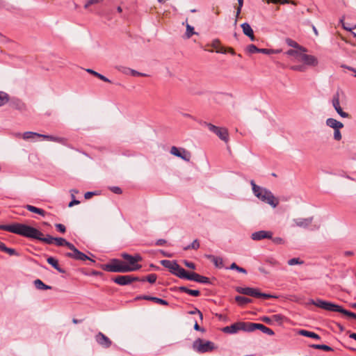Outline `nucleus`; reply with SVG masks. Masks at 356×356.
Masks as SVG:
<instances>
[{
    "label": "nucleus",
    "instance_id": "obj_5",
    "mask_svg": "<svg viewBox=\"0 0 356 356\" xmlns=\"http://www.w3.org/2000/svg\"><path fill=\"white\" fill-rule=\"evenodd\" d=\"M192 347L198 353H210L217 348L213 342L200 338H197L193 341Z\"/></svg>",
    "mask_w": 356,
    "mask_h": 356
},
{
    "label": "nucleus",
    "instance_id": "obj_15",
    "mask_svg": "<svg viewBox=\"0 0 356 356\" xmlns=\"http://www.w3.org/2000/svg\"><path fill=\"white\" fill-rule=\"evenodd\" d=\"M186 280L195 281L202 284H210V280L209 277L201 275L198 273L192 272L188 273Z\"/></svg>",
    "mask_w": 356,
    "mask_h": 356
},
{
    "label": "nucleus",
    "instance_id": "obj_19",
    "mask_svg": "<svg viewBox=\"0 0 356 356\" xmlns=\"http://www.w3.org/2000/svg\"><path fill=\"white\" fill-rule=\"evenodd\" d=\"M313 220V217H309L307 218H300L294 219L293 222L297 227L306 229L312 223Z\"/></svg>",
    "mask_w": 356,
    "mask_h": 356
},
{
    "label": "nucleus",
    "instance_id": "obj_51",
    "mask_svg": "<svg viewBox=\"0 0 356 356\" xmlns=\"http://www.w3.org/2000/svg\"><path fill=\"white\" fill-rule=\"evenodd\" d=\"M184 264L186 267H188L191 269H193V270L195 269V264L191 261H184Z\"/></svg>",
    "mask_w": 356,
    "mask_h": 356
},
{
    "label": "nucleus",
    "instance_id": "obj_39",
    "mask_svg": "<svg viewBox=\"0 0 356 356\" xmlns=\"http://www.w3.org/2000/svg\"><path fill=\"white\" fill-rule=\"evenodd\" d=\"M40 134H38V133L32 132V131H26L23 134V138L24 140H29V139L33 138L35 136L40 137Z\"/></svg>",
    "mask_w": 356,
    "mask_h": 356
},
{
    "label": "nucleus",
    "instance_id": "obj_8",
    "mask_svg": "<svg viewBox=\"0 0 356 356\" xmlns=\"http://www.w3.org/2000/svg\"><path fill=\"white\" fill-rule=\"evenodd\" d=\"M121 257L127 261L125 263L129 268V272L136 271L141 268V265L138 264V262L143 260L140 254L131 255L127 253H122Z\"/></svg>",
    "mask_w": 356,
    "mask_h": 356
},
{
    "label": "nucleus",
    "instance_id": "obj_4",
    "mask_svg": "<svg viewBox=\"0 0 356 356\" xmlns=\"http://www.w3.org/2000/svg\"><path fill=\"white\" fill-rule=\"evenodd\" d=\"M161 264L168 268L172 274L179 278L186 279L188 273L181 268L176 261L162 260Z\"/></svg>",
    "mask_w": 356,
    "mask_h": 356
},
{
    "label": "nucleus",
    "instance_id": "obj_33",
    "mask_svg": "<svg viewBox=\"0 0 356 356\" xmlns=\"http://www.w3.org/2000/svg\"><path fill=\"white\" fill-rule=\"evenodd\" d=\"M299 334L300 335H302V336H305V337H310V338H313V339H320L319 335H318L317 334H316V333H314L313 332L305 330H300Z\"/></svg>",
    "mask_w": 356,
    "mask_h": 356
},
{
    "label": "nucleus",
    "instance_id": "obj_37",
    "mask_svg": "<svg viewBox=\"0 0 356 356\" xmlns=\"http://www.w3.org/2000/svg\"><path fill=\"white\" fill-rule=\"evenodd\" d=\"M9 101V96L7 93L0 91V106L7 104Z\"/></svg>",
    "mask_w": 356,
    "mask_h": 356
},
{
    "label": "nucleus",
    "instance_id": "obj_50",
    "mask_svg": "<svg viewBox=\"0 0 356 356\" xmlns=\"http://www.w3.org/2000/svg\"><path fill=\"white\" fill-rule=\"evenodd\" d=\"M55 227L57 229V230L61 233H65L66 231V228L65 225H63V224H56Z\"/></svg>",
    "mask_w": 356,
    "mask_h": 356
},
{
    "label": "nucleus",
    "instance_id": "obj_29",
    "mask_svg": "<svg viewBox=\"0 0 356 356\" xmlns=\"http://www.w3.org/2000/svg\"><path fill=\"white\" fill-rule=\"evenodd\" d=\"M178 290L180 291V292H184V293H186L188 295H191V296H199L200 295V291L199 290H192V289H188L187 287L186 286H179L178 288Z\"/></svg>",
    "mask_w": 356,
    "mask_h": 356
},
{
    "label": "nucleus",
    "instance_id": "obj_18",
    "mask_svg": "<svg viewBox=\"0 0 356 356\" xmlns=\"http://www.w3.org/2000/svg\"><path fill=\"white\" fill-rule=\"evenodd\" d=\"M273 233L269 231L261 230L252 234L251 238L254 241H260L264 238H272Z\"/></svg>",
    "mask_w": 356,
    "mask_h": 356
},
{
    "label": "nucleus",
    "instance_id": "obj_41",
    "mask_svg": "<svg viewBox=\"0 0 356 356\" xmlns=\"http://www.w3.org/2000/svg\"><path fill=\"white\" fill-rule=\"evenodd\" d=\"M229 268L232 269V270H236L238 272L242 273H244V274L247 273V270L245 268L237 266L236 263H232L231 264Z\"/></svg>",
    "mask_w": 356,
    "mask_h": 356
},
{
    "label": "nucleus",
    "instance_id": "obj_20",
    "mask_svg": "<svg viewBox=\"0 0 356 356\" xmlns=\"http://www.w3.org/2000/svg\"><path fill=\"white\" fill-rule=\"evenodd\" d=\"M300 61L303 62L305 65L314 67L316 66L318 63L316 57L312 55L306 54L305 53L302 56V59Z\"/></svg>",
    "mask_w": 356,
    "mask_h": 356
},
{
    "label": "nucleus",
    "instance_id": "obj_6",
    "mask_svg": "<svg viewBox=\"0 0 356 356\" xmlns=\"http://www.w3.org/2000/svg\"><path fill=\"white\" fill-rule=\"evenodd\" d=\"M236 291L239 293L257 298L269 299L275 298V296L270 294L260 292L257 288L238 286L236 288Z\"/></svg>",
    "mask_w": 356,
    "mask_h": 356
},
{
    "label": "nucleus",
    "instance_id": "obj_53",
    "mask_svg": "<svg viewBox=\"0 0 356 356\" xmlns=\"http://www.w3.org/2000/svg\"><path fill=\"white\" fill-rule=\"evenodd\" d=\"M111 190L115 194H121L122 193V189L118 186H113L111 188Z\"/></svg>",
    "mask_w": 356,
    "mask_h": 356
},
{
    "label": "nucleus",
    "instance_id": "obj_13",
    "mask_svg": "<svg viewBox=\"0 0 356 356\" xmlns=\"http://www.w3.org/2000/svg\"><path fill=\"white\" fill-rule=\"evenodd\" d=\"M340 96L339 92H337L332 100V106L334 108L335 111L337 112V113L342 118H349V114L346 112L343 111L341 107L340 106Z\"/></svg>",
    "mask_w": 356,
    "mask_h": 356
},
{
    "label": "nucleus",
    "instance_id": "obj_9",
    "mask_svg": "<svg viewBox=\"0 0 356 356\" xmlns=\"http://www.w3.org/2000/svg\"><path fill=\"white\" fill-rule=\"evenodd\" d=\"M250 322L239 321L232 324L229 326L224 327L222 331L227 334H234L238 331H244L249 332Z\"/></svg>",
    "mask_w": 356,
    "mask_h": 356
},
{
    "label": "nucleus",
    "instance_id": "obj_57",
    "mask_svg": "<svg viewBox=\"0 0 356 356\" xmlns=\"http://www.w3.org/2000/svg\"><path fill=\"white\" fill-rule=\"evenodd\" d=\"M261 321L267 324H271L272 323V320L270 318L268 317V316H264L261 318Z\"/></svg>",
    "mask_w": 356,
    "mask_h": 356
},
{
    "label": "nucleus",
    "instance_id": "obj_56",
    "mask_svg": "<svg viewBox=\"0 0 356 356\" xmlns=\"http://www.w3.org/2000/svg\"><path fill=\"white\" fill-rule=\"evenodd\" d=\"M65 246L67 247L70 250H72V252H73L74 250H75L76 249V248L72 243H71L68 241H66Z\"/></svg>",
    "mask_w": 356,
    "mask_h": 356
},
{
    "label": "nucleus",
    "instance_id": "obj_30",
    "mask_svg": "<svg viewBox=\"0 0 356 356\" xmlns=\"http://www.w3.org/2000/svg\"><path fill=\"white\" fill-rule=\"evenodd\" d=\"M25 208L32 212V213H37V214H39L42 216H44L45 214H46V212L44 210L42 209H40V208H38V207H35L34 206H32V205H30V204H27L25 206Z\"/></svg>",
    "mask_w": 356,
    "mask_h": 356
},
{
    "label": "nucleus",
    "instance_id": "obj_16",
    "mask_svg": "<svg viewBox=\"0 0 356 356\" xmlns=\"http://www.w3.org/2000/svg\"><path fill=\"white\" fill-rule=\"evenodd\" d=\"M65 257L79 261H86L88 259L92 262H95L94 260L90 259L86 254L79 251L77 248L73 252H67L65 254Z\"/></svg>",
    "mask_w": 356,
    "mask_h": 356
},
{
    "label": "nucleus",
    "instance_id": "obj_61",
    "mask_svg": "<svg viewBox=\"0 0 356 356\" xmlns=\"http://www.w3.org/2000/svg\"><path fill=\"white\" fill-rule=\"evenodd\" d=\"M273 319H274L275 321L280 322L282 320V316L279 314L273 315Z\"/></svg>",
    "mask_w": 356,
    "mask_h": 356
},
{
    "label": "nucleus",
    "instance_id": "obj_59",
    "mask_svg": "<svg viewBox=\"0 0 356 356\" xmlns=\"http://www.w3.org/2000/svg\"><path fill=\"white\" fill-rule=\"evenodd\" d=\"M94 195H95L94 192H87L85 193L84 197L86 200H88V199L91 198Z\"/></svg>",
    "mask_w": 356,
    "mask_h": 356
},
{
    "label": "nucleus",
    "instance_id": "obj_47",
    "mask_svg": "<svg viewBox=\"0 0 356 356\" xmlns=\"http://www.w3.org/2000/svg\"><path fill=\"white\" fill-rule=\"evenodd\" d=\"M340 129H334V138L337 140V141H339L341 140V134L339 131Z\"/></svg>",
    "mask_w": 356,
    "mask_h": 356
},
{
    "label": "nucleus",
    "instance_id": "obj_63",
    "mask_svg": "<svg viewBox=\"0 0 356 356\" xmlns=\"http://www.w3.org/2000/svg\"><path fill=\"white\" fill-rule=\"evenodd\" d=\"M165 243H166V241H165V240H164V239H159V240L156 242V245H164Z\"/></svg>",
    "mask_w": 356,
    "mask_h": 356
},
{
    "label": "nucleus",
    "instance_id": "obj_2",
    "mask_svg": "<svg viewBox=\"0 0 356 356\" xmlns=\"http://www.w3.org/2000/svg\"><path fill=\"white\" fill-rule=\"evenodd\" d=\"M254 195L261 201L275 208L279 204V199L274 196L269 190L257 186L253 180L250 181Z\"/></svg>",
    "mask_w": 356,
    "mask_h": 356
},
{
    "label": "nucleus",
    "instance_id": "obj_12",
    "mask_svg": "<svg viewBox=\"0 0 356 356\" xmlns=\"http://www.w3.org/2000/svg\"><path fill=\"white\" fill-rule=\"evenodd\" d=\"M170 153L172 155L179 157L186 161H189L191 158V154L188 151L183 148L179 149L175 146H172L171 147Z\"/></svg>",
    "mask_w": 356,
    "mask_h": 356
},
{
    "label": "nucleus",
    "instance_id": "obj_7",
    "mask_svg": "<svg viewBox=\"0 0 356 356\" xmlns=\"http://www.w3.org/2000/svg\"><path fill=\"white\" fill-rule=\"evenodd\" d=\"M103 269L113 273H128L129 270L125 262L116 259H113L109 264H105Z\"/></svg>",
    "mask_w": 356,
    "mask_h": 356
},
{
    "label": "nucleus",
    "instance_id": "obj_1",
    "mask_svg": "<svg viewBox=\"0 0 356 356\" xmlns=\"http://www.w3.org/2000/svg\"><path fill=\"white\" fill-rule=\"evenodd\" d=\"M0 229L14 233L26 238L38 240L46 244H53L55 241V237L49 234L46 236L38 229L31 226L22 224L13 223L10 225H1Z\"/></svg>",
    "mask_w": 356,
    "mask_h": 356
},
{
    "label": "nucleus",
    "instance_id": "obj_11",
    "mask_svg": "<svg viewBox=\"0 0 356 356\" xmlns=\"http://www.w3.org/2000/svg\"><path fill=\"white\" fill-rule=\"evenodd\" d=\"M112 280L120 285V286H125L130 284L133 282H136L139 280V277L133 275H118L112 278Z\"/></svg>",
    "mask_w": 356,
    "mask_h": 356
},
{
    "label": "nucleus",
    "instance_id": "obj_55",
    "mask_svg": "<svg viewBox=\"0 0 356 356\" xmlns=\"http://www.w3.org/2000/svg\"><path fill=\"white\" fill-rule=\"evenodd\" d=\"M238 6L237 8V11H236V17L240 14L241 13V8L243 6V0H238Z\"/></svg>",
    "mask_w": 356,
    "mask_h": 356
},
{
    "label": "nucleus",
    "instance_id": "obj_49",
    "mask_svg": "<svg viewBox=\"0 0 356 356\" xmlns=\"http://www.w3.org/2000/svg\"><path fill=\"white\" fill-rule=\"evenodd\" d=\"M277 52H279V51H275L274 50L270 49H259V53H262L264 54H270L273 53H277Z\"/></svg>",
    "mask_w": 356,
    "mask_h": 356
},
{
    "label": "nucleus",
    "instance_id": "obj_17",
    "mask_svg": "<svg viewBox=\"0 0 356 356\" xmlns=\"http://www.w3.org/2000/svg\"><path fill=\"white\" fill-rule=\"evenodd\" d=\"M95 340L100 346L104 348H109L112 344L111 339L100 332L96 334Z\"/></svg>",
    "mask_w": 356,
    "mask_h": 356
},
{
    "label": "nucleus",
    "instance_id": "obj_44",
    "mask_svg": "<svg viewBox=\"0 0 356 356\" xmlns=\"http://www.w3.org/2000/svg\"><path fill=\"white\" fill-rule=\"evenodd\" d=\"M247 50L250 54L259 53V48H257L254 44H250L247 47Z\"/></svg>",
    "mask_w": 356,
    "mask_h": 356
},
{
    "label": "nucleus",
    "instance_id": "obj_32",
    "mask_svg": "<svg viewBox=\"0 0 356 356\" xmlns=\"http://www.w3.org/2000/svg\"><path fill=\"white\" fill-rule=\"evenodd\" d=\"M286 43L291 47H293L294 49H299L300 50H303V51H307V49L303 47L302 46H300V44H298L296 41L293 40L291 38H286Z\"/></svg>",
    "mask_w": 356,
    "mask_h": 356
},
{
    "label": "nucleus",
    "instance_id": "obj_35",
    "mask_svg": "<svg viewBox=\"0 0 356 356\" xmlns=\"http://www.w3.org/2000/svg\"><path fill=\"white\" fill-rule=\"evenodd\" d=\"M86 72H88V73L95 76L96 77L99 78V79H101V80H102V81H104L105 82H108V83L111 82V81L108 79H107L106 76H104V75H102V74H101L94 71L93 70L87 69Z\"/></svg>",
    "mask_w": 356,
    "mask_h": 356
},
{
    "label": "nucleus",
    "instance_id": "obj_28",
    "mask_svg": "<svg viewBox=\"0 0 356 356\" xmlns=\"http://www.w3.org/2000/svg\"><path fill=\"white\" fill-rule=\"evenodd\" d=\"M211 47L216 49L217 53H227L226 49L220 45V40L218 39H216L212 42Z\"/></svg>",
    "mask_w": 356,
    "mask_h": 356
},
{
    "label": "nucleus",
    "instance_id": "obj_64",
    "mask_svg": "<svg viewBox=\"0 0 356 356\" xmlns=\"http://www.w3.org/2000/svg\"><path fill=\"white\" fill-rule=\"evenodd\" d=\"M7 247L6 246L5 243L3 242H0V250L2 252H6Z\"/></svg>",
    "mask_w": 356,
    "mask_h": 356
},
{
    "label": "nucleus",
    "instance_id": "obj_60",
    "mask_svg": "<svg viewBox=\"0 0 356 356\" xmlns=\"http://www.w3.org/2000/svg\"><path fill=\"white\" fill-rule=\"evenodd\" d=\"M273 241L277 244H281L283 243V239L280 237H276L273 238Z\"/></svg>",
    "mask_w": 356,
    "mask_h": 356
},
{
    "label": "nucleus",
    "instance_id": "obj_58",
    "mask_svg": "<svg viewBox=\"0 0 356 356\" xmlns=\"http://www.w3.org/2000/svg\"><path fill=\"white\" fill-rule=\"evenodd\" d=\"M189 313L191 314H198L200 315V317L201 319H202V318H203L202 312L199 309H197V308H195L194 311H191Z\"/></svg>",
    "mask_w": 356,
    "mask_h": 356
},
{
    "label": "nucleus",
    "instance_id": "obj_31",
    "mask_svg": "<svg viewBox=\"0 0 356 356\" xmlns=\"http://www.w3.org/2000/svg\"><path fill=\"white\" fill-rule=\"evenodd\" d=\"M157 279V275L154 273H152L148 275L146 277H143L141 278L139 277V282H148L150 284H154L156 282Z\"/></svg>",
    "mask_w": 356,
    "mask_h": 356
},
{
    "label": "nucleus",
    "instance_id": "obj_3",
    "mask_svg": "<svg viewBox=\"0 0 356 356\" xmlns=\"http://www.w3.org/2000/svg\"><path fill=\"white\" fill-rule=\"evenodd\" d=\"M309 303L326 311L341 313L356 320V314L346 310L341 306L334 304L331 302L325 301L321 299H317L316 300H310Z\"/></svg>",
    "mask_w": 356,
    "mask_h": 356
},
{
    "label": "nucleus",
    "instance_id": "obj_43",
    "mask_svg": "<svg viewBox=\"0 0 356 356\" xmlns=\"http://www.w3.org/2000/svg\"><path fill=\"white\" fill-rule=\"evenodd\" d=\"M200 247V243L198 241V240L195 239L193 241V242L189 245L188 247H186L185 248V250H188V249H194V250H197Z\"/></svg>",
    "mask_w": 356,
    "mask_h": 356
},
{
    "label": "nucleus",
    "instance_id": "obj_27",
    "mask_svg": "<svg viewBox=\"0 0 356 356\" xmlns=\"http://www.w3.org/2000/svg\"><path fill=\"white\" fill-rule=\"evenodd\" d=\"M235 301L241 307H244L245 305L252 302V299L241 296H236Z\"/></svg>",
    "mask_w": 356,
    "mask_h": 356
},
{
    "label": "nucleus",
    "instance_id": "obj_42",
    "mask_svg": "<svg viewBox=\"0 0 356 356\" xmlns=\"http://www.w3.org/2000/svg\"><path fill=\"white\" fill-rule=\"evenodd\" d=\"M303 263H304V261L300 260L298 258H293L288 261V264L289 266H293L296 264H302Z\"/></svg>",
    "mask_w": 356,
    "mask_h": 356
},
{
    "label": "nucleus",
    "instance_id": "obj_25",
    "mask_svg": "<svg viewBox=\"0 0 356 356\" xmlns=\"http://www.w3.org/2000/svg\"><path fill=\"white\" fill-rule=\"evenodd\" d=\"M47 261L49 264L52 266L56 270H57L60 273H65V270L60 268L58 265V261L56 259L52 257H49L47 258Z\"/></svg>",
    "mask_w": 356,
    "mask_h": 356
},
{
    "label": "nucleus",
    "instance_id": "obj_45",
    "mask_svg": "<svg viewBox=\"0 0 356 356\" xmlns=\"http://www.w3.org/2000/svg\"><path fill=\"white\" fill-rule=\"evenodd\" d=\"M66 240L63 238H56L55 237L54 243L58 246H65L66 243Z\"/></svg>",
    "mask_w": 356,
    "mask_h": 356
},
{
    "label": "nucleus",
    "instance_id": "obj_36",
    "mask_svg": "<svg viewBox=\"0 0 356 356\" xmlns=\"http://www.w3.org/2000/svg\"><path fill=\"white\" fill-rule=\"evenodd\" d=\"M40 138H42L44 139H47L48 140L58 142V143H63L64 140V139L62 138L54 137L53 136L44 135V134H40Z\"/></svg>",
    "mask_w": 356,
    "mask_h": 356
},
{
    "label": "nucleus",
    "instance_id": "obj_54",
    "mask_svg": "<svg viewBox=\"0 0 356 356\" xmlns=\"http://www.w3.org/2000/svg\"><path fill=\"white\" fill-rule=\"evenodd\" d=\"M131 75H132L134 76H147L146 74L138 72L134 70H131Z\"/></svg>",
    "mask_w": 356,
    "mask_h": 356
},
{
    "label": "nucleus",
    "instance_id": "obj_24",
    "mask_svg": "<svg viewBox=\"0 0 356 356\" xmlns=\"http://www.w3.org/2000/svg\"><path fill=\"white\" fill-rule=\"evenodd\" d=\"M326 124L333 128L334 129H341L343 127V124L334 118H328L326 120Z\"/></svg>",
    "mask_w": 356,
    "mask_h": 356
},
{
    "label": "nucleus",
    "instance_id": "obj_23",
    "mask_svg": "<svg viewBox=\"0 0 356 356\" xmlns=\"http://www.w3.org/2000/svg\"><path fill=\"white\" fill-rule=\"evenodd\" d=\"M241 28L243 29V33L245 35L248 36L252 41H254L255 40L253 30L248 23L242 24Z\"/></svg>",
    "mask_w": 356,
    "mask_h": 356
},
{
    "label": "nucleus",
    "instance_id": "obj_38",
    "mask_svg": "<svg viewBox=\"0 0 356 356\" xmlns=\"http://www.w3.org/2000/svg\"><path fill=\"white\" fill-rule=\"evenodd\" d=\"M186 31L185 33V36L187 39L190 38L193 35L197 34L196 32L194 31V28L189 25L188 24H186Z\"/></svg>",
    "mask_w": 356,
    "mask_h": 356
},
{
    "label": "nucleus",
    "instance_id": "obj_62",
    "mask_svg": "<svg viewBox=\"0 0 356 356\" xmlns=\"http://www.w3.org/2000/svg\"><path fill=\"white\" fill-rule=\"evenodd\" d=\"M80 203V202L79 200H76L75 199H73L72 201H71L70 203H69V205L68 207H72V206L74 205H76V204H79Z\"/></svg>",
    "mask_w": 356,
    "mask_h": 356
},
{
    "label": "nucleus",
    "instance_id": "obj_40",
    "mask_svg": "<svg viewBox=\"0 0 356 356\" xmlns=\"http://www.w3.org/2000/svg\"><path fill=\"white\" fill-rule=\"evenodd\" d=\"M312 347L315 349L323 350L325 351H332L333 350L332 348H331L329 346L324 345V344H314L312 346Z\"/></svg>",
    "mask_w": 356,
    "mask_h": 356
},
{
    "label": "nucleus",
    "instance_id": "obj_34",
    "mask_svg": "<svg viewBox=\"0 0 356 356\" xmlns=\"http://www.w3.org/2000/svg\"><path fill=\"white\" fill-rule=\"evenodd\" d=\"M34 284H35V286L38 289H40V290H47V289H51V286L46 285L45 284H44L42 282V281H41L39 279H37V280H35L34 281Z\"/></svg>",
    "mask_w": 356,
    "mask_h": 356
},
{
    "label": "nucleus",
    "instance_id": "obj_10",
    "mask_svg": "<svg viewBox=\"0 0 356 356\" xmlns=\"http://www.w3.org/2000/svg\"><path fill=\"white\" fill-rule=\"evenodd\" d=\"M204 124L208 127L209 131L214 133L218 136L222 140L227 143L229 140V133L228 130L224 127H219L215 126L211 123L204 122Z\"/></svg>",
    "mask_w": 356,
    "mask_h": 356
},
{
    "label": "nucleus",
    "instance_id": "obj_26",
    "mask_svg": "<svg viewBox=\"0 0 356 356\" xmlns=\"http://www.w3.org/2000/svg\"><path fill=\"white\" fill-rule=\"evenodd\" d=\"M206 257L213 263L216 267L219 268H222L223 267V260L221 257L211 254L206 255Z\"/></svg>",
    "mask_w": 356,
    "mask_h": 356
},
{
    "label": "nucleus",
    "instance_id": "obj_52",
    "mask_svg": "<svg viewBox=\"0 0 356 356\" xmlns=\"http://www.w3.org/2000/svg\"><path fill=\"white\" fill-rule=\"evenodd\" d=\"M5 252L8 253L10 256L18 255L17 252H16V250L15 249L10 248H7Z\"/></svg>",
    "mask_w": 356,
    "mask_h": 356
},
{
    "label": "nucleus",
    "instance_id": "obj_14",
    "mask_svg": "<svg viewBox=\"0 0 356 356\" xmlns=\"http://www.w3.org/2000/svg\"><path fill=\"white\" fill-rule=\"evenodd\" d=\"M255 330H259L263 333H265V334L270 335V336L274 335V334H275V332H273V330L264 325L263 324L250 322L249 332H253Z\"/></svg>",
    "mask_w": 356,
    "mask_h": 356
},
{
    "label": "nucleus",
    "instance_id": "obj_48",
    "mask_svg": "<svg viewBox=\"0 0 356 356\" xmlns=\"http://www.w3.org/2000/svg\"><path fill=\"white\" fill-rule=\"evenodd\" d=\"M102 0H88L84 5L85 8H88L89 6L93 4L100 3Z\"/></svg>",
    "mask_w": 356,
    "mask_h": 356
},
{
    "label": "nucleus",
    "instance_id": "obj_46",
    "mask_svg": "<svg viewBox=\"0 0 356 356\" xmlns=\"http://www.w3.org/2000/svg\"><path fill=\"white\" fill-rule=\"evenodd\" d=\"M291 69L294 71L305 72L306 67L304 65H293Z\"/></svg>",
    "mask_w": 356,
    "mask_h": 356
},
{
    "label": "nucleus",
    "instance_id": "obj_22",
    "mask_svg": "<svg viewBox=\"0 0 356 356\" xmlns=\"http://www.w3.org/2000/svg\"><path fill=\"white\" fill-rule=\"evenodd\" d=\"M305 51L303 50H300L299 49H289L285 54L288 56H293L294 60L296 61H300L302 59V56Z\"/></svg>",
    "mask_w": 356,
    "mask_h": 356
},
{
    "label": "nucleus",
    "instance_id": "obj_21",
    "mask_svg": "<svg viewBox=\"0 0 356 356\" xmlns=\"http://www.w3.org/2000/svg\"><path fill=\"white\" fill-rule=\"evenodd\" d=\"M136 300H151V301H153L157 304H160V305H168V302L163 300V299H161V298H156V297H152V296H137L136 298Z\"/></svg>",
    "mask_w": 356,
    "mask_h": 356
}]
</instances>
